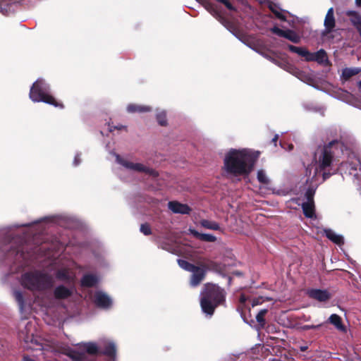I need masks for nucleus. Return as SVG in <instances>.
I'll return each instance as SVG.
<instances>
[{
  "instance_id": "nucleus-9",
  "label": "nucleus",
  "mask_w": 361,
  "mask_h": 361,
  "mask_svg": "<svg viewBox=\"0 0 361 361\" xmlns=\"http://www.w3.org/2000/svg\"><path fill=\"white\" fill-rule=\"evenodd\" d=\"M32 324L30 322H27L25 326H24V330L23 329H20V333H19V338L22 340H23L25 341V343H32L34 341H36L35 338H34V335H33V332L32 331Z\"/></svg>"
},
{
  "instance_id": "nucleus-22",
  "label": "nucleus",
  "mask_w": 361,
  "mask_h": 361,
  "mask_svg": "<svg viewBox=\"0 0 361 361\" xmlns=\"http://www.w3.org/2000/svg\"><path fill=\"white\" fill-rule=\"evenodd\" d=\"M329 322L335 326V327L341 331H345V326L342 324L341 318L336 314H331L329 318Z\"/></svg>"
},
{
  "instance_id": "nucleus-49",
  "label": "nucleus",
  "mask_w": 361,
  "mask_h": 361,
  "mask_svg": "<svg viewBox=\"0 0 361 361\" xmlns=\"http://www.w3.org/2000/svg\"><path fill=\"white\" fill-rule=\"evenodd\" d=\"M28 348H32V349H34V347L31 346V345H29Z\"/></svg>"
},
{
  "instance_id": "nucleus-39",
  "label": "nucleus",
  "mask_w": 361,
  "mask_h": 361,
  "mask_svg": "<svg viewBox=\"0 0 361 361\" xmlns=\"http://www.w3.org/2000/svg\"><path fill=\"white\" fill-rule=\"evenodd\" d=\"M320 326H321V324H319V325H317V326H314V325H311V326L307 325V326H305L304 327V329H317V328H319Z\"/></svg>"
},
{
  "instance_id": "nucleus-37",
  "label": "nucleus",
  "mask_w": 361,
  "mask_h": 361,
  "mask_svg": "<svg viewBox=\"0 0 361 361\" xmlns=\"http://www.w3.org/2000/svg\"><path fill=\"white\" fill-rule=\"evenodd\" d=\"M206 8L207 10L210 12L213 16H216L217 15V12L215 11V9L214 8V6L211 4H208L207 6H206Z\"/></svg>"
},
{
  "instance_id": "nucleus-15",
  "label": "nucleus",
  "mask_w": 361,
  "mask_h": 361,
  "mask_svg": "<svg viewBox=\"0 0 361 361\" xmlns=\"http://www.w3.org/2000/svg\"><path fill=\"white\" fill-rule=\"evenodd\" d=\"M307 61H315L319 63L324 64L327 63L328 59L326 52L323 49H320L314 53L310 52Z\"/></svg>"
},
{
  "instance_id": "nucleus-45",
  "label": "nucleus",
  "mask_w": 361,
  "mask_h": 361,
  "mask_svg": "<svg viewBox=\"0 0 361 361\" xmlns=\"http://www.w3.org/2000/svg\"><path fill=\"white\" fill-rule=\"evenodd\" d=\"M307 349V346H301L300 350L301 351H305Z\"/></svg>"
},
{
  "instance_id": "nucleus-34",
  "label": "nucleus",
  "mask_w": 361,
  "mask_h": 361,
  "mask_svg": "<svg viewBox=\"0 0 361 361\" xmlns=\"http://www.w3.org/2000/svg\"><path fill=\"white\" fill-rule=\"evenodd\" d=\"M140 231L145 235L151 233V228L148 224H142L140 226Z\"/></svg>"
},
{
  "instance_id": "nucleus-48",
  "label": "nucleus",
  "mask_w": 361,
  "mask_h": 361,
  "mask_svg": "<svg viewBox=\"0 0 361 361\" xmlns=\"http://www.w3.org/2000/svg\"><path fill=\"white\" fill-rule=\"evenodd\" d=\"M0 12H4V9L1 7H0Z\"/></svg>"
},
{
  "instance_id": "nucleus-11",
  "label": "nucleus",
  "mask_w": 361,
  "mask_h": 361,
  "mask_svg": "<svg viewBox=\"0 0 361 361\" xmlns=\"http://www.w3.org/2000/svg\"><path fill=\"white\" fill-rule=\"evenodd\" d=\"M307 293L311 298L319 302H324L330 298L329 293L325 290L311 289L308 290Z\"/></svg>"
},
{
  "instance_id": "nucleus-24",
  "label": "nucleus",
  "mask_w": 361,
  "mask_h": 361,
  "mask_svg": "<svg viewBox=\"0 0 361 361\" xmlns=\"http://www.w3.org/2000/svg\"><path fill=\"white\" fill-rule=\"evenodd\" d=\"M332 95L333 97L345 102H349L350 98L351 97V95L348 92L341 89H338L334 91Z\"/></svg>"
},
{
  "instance_id": "nucleus-14",
  "label": "nucleus",
  "mask_w": 361,
  "mask_h": 361,
  "mask_svg": "<svg viewBox=\"0 0 361 361\" xmlns=\"http://www.w3.org/2000/svg\"><path fill=\"white\" fill-rule=\"evenodd\" d=\"M325 32H330L332 31L335 26V18L334 15V8H330L325 16L324 23Z\"/></svg>"
},
{
  "instance_id": "nucleus-43",
  "label": "nucleus",
  "mask_w": 361,
  "mask_h": 361,
  "mask_svg": "<svg viewBox=\"0 0 361 361\" xmlns=\"http://www.w3.org/2000/svg\"><path fill=\"white\" fill-rule=\"evenodd\" d=\"M277 140H278V135H276L274 136V137L272 139V142H274V144L276 145Z\"/></svg>"
},
{
  "instance_id": "nucleus-25",
  "label": "nucleus",
  "mask_w": 361,
  "mask_h": 361,
  "mask_svg": "<svg viewBox=\"0 0 361 361\" xmlns=\"http://www.w3.org/2000/svg\"><path fill=\"white\" fill-rule=\"evenodd\" d=\"M257 180L263 185H268L270 183V178L268 176L267 172L263 169H259L257 171Z\"/></svg>"
},
{
  "instance_id": "nucleus-2",
  "label": "nucleus",
  "mask_w": 361,
  "mask_h": 361,
  "mask_svg": "<svg viewBox=\"0 0 361 361\" xmlns=\"http://www.w3.org/2000/svg\"><path fill=\"white\" fill-rule=\"evenodd\" d=\"M224 293L222 289L214 284H207L201 293L200 305L202 312L212 316L215 308L224 300Z\"/></svg>"
},
{
  "instance_id": "nucleus-36",
  "label": "nucleus",
  "mask_w": 361,
  "mask_h": 361,
  "mask_svg": "<svg viewBox=\"0 0 361 361\" xmlns=\"http://www.w3.org/2000/svg\"><path fill=\"white\" fill-rule=\"evenodd\" d=\"M216 1L224 4L228 9H229L231 11L234 10V7L232 6V4L228 0H216Z\"/></svg>"
},
{
  "instance_id": "nucleus-7",
  "label": "nucleus",
  "mask_w": 361,
  "mask_h": 361,
  "mask_svg": "<svg viewBox=\"0 0 361 361\" xmlns=\"http://www.w3.org/2000/svg\"><path fill=\"white\" fill-rule=\"evenodd\" d=\"M96 305L102 308H107L112 304L110 297L102 291H97L94 296Z\"/></svg>"
},
{
  "instance_id": "nucleus-6",
  "label": "nucleus",
  "mask_w": 361,
  "mask_h": 361,
  "mask_svg": "<svg viewBox=\"0 0 361 361\" xmlns=\"http://www.w3.org/2000/svg\"><path fill=\"white\" fill-rule=\"evenodd\" d=\"M265 56L267 57V56ZM267 58L269 60H271L273 63H276L279 66L286 70L287 71L297 77L299 80L307 83H310L312 80V77L311 74H310L309 73H305V71H300L297 68L293 66L292 65L287 63L286 61L279 62L278 60L274 59L271 56H267Z\"/></svg>"
},
{
  "instance_id": "nucleus-28",
  "label": "nucleus",
  "mask_w": 361,
  "mask_h": 361,
  "mask_svg": "<svg viewBox=\"0 0 361 361\" xmlns=\"http://www.w3.org/2000/svg\"><path fill=\"white\" fill-rule=\"evenodd\" d=\"M200 224L205 228L217 231L220 228L219 224L213 221L203 219L200 221Z\"/></svg>"
},
{
  "instance_id": "nucleus-30",
  "label": "nucleus",
  "mask_w": 361,
  "mask_h": 361,
  "mask_svg": "<svg viewBox=\"0 0 361 361\" xmlns=\"http://www.w3.org/2000/svg\"><path fill=\"white\" fill-rule=\"evenodd\" d=\"M267 313V309L261 310L256 316V320L261 327H264L265 324L264 316Z\"/></svg>"
},
{
  "instance_id": "nucleus-26",
  "label": "nucleus",
  "mask_w": 361,
  "mask_h": 361,
  "mask_svg": "<svg viewBox=\"0 0 361 361\" xmlns=\"http://www.w3.org/2000/svg\"><path fill=\"white\" fill-rule=\"evenodd\" d=\"M13 296L18 304L20 310L23 312L26 307L22 293L20 290H15L13 291Z\"/></svg>"
},
{
  "instance_id": "nucleus-4",
  "label": "nucleus",
  "mask_w": 361,
  "mask_h": 361,
  "mask_svg": "<svg viewBox=\"0 0 361 361\" xmlns=\"http://www.w3.org/2000/svg\"><path fill=\"white\" fill-rule=\"evenodd\" d=\"M53 282L51 276L38 271L26 273L21 278L22 286L31 290L46 289L51 287Z\"/></svg>"
},
{
  "instance_id": "nucleus-47",
  "label": "nucleus",
  "mask_w": 361,
  "mask_h": 361,
  "mask_svg": "<svg viewBox=\"0 0 361 361\" xmlns=\"http://www.w3.org/2000/svg\"><path fill=\"white\" fill-rule=\"evenodd\" d=\"M358 85H359V88L361 90V80L359 82Z\"/></svg>"
},
{
  "instance_id": "nucleus-35",
  "label": "nucleus",
  "mask_w": 361,
  "mask_h": 361,
  "mask_svg": "<svg viewBox=\"0 0 361 361\" xmlns=\"http://www.w3.org/2000/svg\"><path fill=\"white\" fill-rule=\"evenodd\" d=\"M126 130L127 129V127L126 126H123V125H118V126H111L110 124H109V130L110 132H112L114 131V130Z\"/></svg>"
},
{
  "instance_id": "nucleus-20",
  "label": "nucleus",
  "mask_w": 361,
  "mask_h": 361,
  "mask_svg": "<svg viewBox=\"0 0 361 361\" xmlns=\"http://www.w3.org/2000/svg\"><path fill=\"white\" fill-rule=\"evenodd\" d=\"M99 281L98 277L92 274L85 275L81 281L82 286L91 287Z\"/></svg>"
},
{
  "instance_id": "nucleus-16",
  "label": "nucleus",
  "mask_w": 361,
  "mask_h": 361,
  "mask_svg": "<svg viewBox=\"0 0 361 361\" xmlns=\"http://www.w3.org/2000/svg\"><path fill=\"white\" fill-rule=\"evenodd\" d=\"M126 110L130 114L145 113V112L151 111L152 108H151V106H147V105H141V104H129L126 107Z\"/></svg>"
},
{
  "instance_id": "nucleus-23",
  "label": "nucleus",
  "mask_w": 361,
  "mask_h": 361,
  "mask_svg": "<svg viewBox=\"0 0 361 361\" xmlns=\"http://www.w3.org/2000/svg\"><path fill=\"white\" fill-rule=\"evenodd\" d=\"M360 71L357 68H345L342 71L341 78L344 80H348L352 76L357 74Z\"/></svg>"
},
{
  "instance_id": "nucleus-40",
  "label": "nucleus",
  "mask_w": 361,
  "mask_h": 361,
  "mask_svg": "<svg viewBox=\"0 0 361 361\" xmlns=\"http://www.w3.org/2000/svg\"><path fill=\"white\" fill-rule=\"evenodd\" d=\"M16 254H17V255H20V257H23V258H25V257L24 256V253H23V249H22V250H18L16 251Z\"/></svg>"
},
{
  "instance_id": "nucleus-44",
  "label": "nucleus",
  "mask_w": 361,
  "mask_h": 361,
  "mask_svg": "<svg viewBox=\"0 0 361 361\" xmlns=\"http://www.w3.org/2000/svg\"><path fill=\"white\" fill-rule=\"evenodd\" d=\"M355 4L357 6H361V0H355Z\"/></svg>"
},
{
  "instance_id": "nucleus-21",
  "label": "nucleus",
  "mask_w": 361,
  "mask_h": 361,
  "mask_svg": "<svg viewBox=\"0 0 361 361\" xmlns=\"http://www.w3.org/2000/svg\"><path fill=\"white\" fill-rule=\"evenodd\" d=\"M71 290L64 286H59L55 289L54 295L56 298L64 299L70 296Z\"/></svg>"
},
{
  "instance_id": "nucleus-3",
  "label": "nucleus",
  "mask_w": 361,
  "mask_h": 361,
  "mask_svg": "<svg viewBox=\"0 0 361 361\" xmlns=\"http://www.w3.org/2000/svg\"><path fill=\"white\" fill-rule=\"evenodd\" d=\"M30 98L34 102H44L55 107H63L61 103L57 102L51 95L49 84L41 78H39L31 87Z\"/></svg>"
},
{
  "instance_id": "nucleus-10",
  "label": "nucleus",
  "mask_w": 361,
  "mask_h": 361,
  "mask_svg": "<svg viewBox=\"0 0 361 361\" xmlns=\"http://www.w3.org/2000/svg\"><path fill=\"white\" fill-rule=\"evenodd\" d=\"M272 32L275 33L276 35L283 37L285 38L288 39L289 40L292 41L293 42H298L300 40L299 36L293 31L292 30H283L279 27H274L272 28Z\"/></svg>"
},
{
  "instance_id": "nucleus-38",
  "label": "nucleus",
  "mask_w": 361,
  "mask_h": 361,
  "mask_svg": "<svg viewBox=\"0 0 361 361\" xmlns=\"http://www.w3.org/2000/svg\"><path fill=\"white\" fill-rule=\"evenodd\" d=\"M80 163V154H78L75 155V157L74 158L73 165L78 166V165H79Z\"/></svg>"
},
{
  "instance_id": "nucleus-46",
  "label": "nucleus",
  "mask_w": 361,
  "mask_h": 361,
  "mask_svg": "<svg viewBox=\"0 0 361 361\" xmlns=\"http://www.w3.org/2000/svg\"><path fill=\"white\" fill-rule=\"evenodd\" d=\"M293 148V145H288V150H291Z\"/></svg>"
},
{
  "instance_id": "nucleus-17",
  "label": "nucleus",
  "mask_w": 361,
  "mask_h": 361,
  "mask_svg": "<svg viewBox=\"0 0 361 361\" xmlns=\"http://www.w3.org/2000/svg\"><path fill=\"white\" fill-rule=\"evenodd\" d=\"M56 278L61 281H72L75 278V274L67 268H61L56 272Z\"/></svg>"
},
{
  "instance_id": "nucleus-29",
  "label": "nucleus",
  "mask_w": 361,
  "mask_h": 361,
  "mask_svg": "<svg viewBox=\"0 0 361 361\" xmlns=\"http://www.w3.org/2000/svg\"><path fill=\"white\" fill-rule=\"evenodd\" d=\"M289 49L293 52L297 53L300 56H304L307 61L310 52L306 49L290 45Z\"/></svg>"
},
{
  "instance_id": "nucleus-31",
  "label": "nucleus",
  "mask_w": 361,
  "mask_h": 361,
  "mask_svg": "<svg viewBox=\"0 0 361 361\" xmlns=\"http://www.w3.org/2000/svg\"><path fill=\"white\" fill-rule=\"evenodd\" d=\"M178 265L183 269L188 271H192L196 266L189 263L183 259H178Z\"/></svg>"
},
{
  "instance_id": "nucleus-12",
  "label": "nucleus",
  "mask_w": 361,
  "mask_h": 361,
  "mask_svg": "<svg viewBox=\"0 0 361 361\" xmlns=\"http://www.w3.org/2000/svg\"><path fill=\"white\" fill-rule=\"evenodd\" d=\"M345 15L361 36V15L358 12L351 10L346 11Z\"/></svg>"
},
{
  "instance_id": "nucleus-13",
  "label": "nucleus",
  "mask_w": 361,
  "mask_h": 361,
  "mask_svg": "<svg viewBox=\"0 0 361 361\" xmlns=\"http://www.w3.org/2000/svg\"><path fill=\"white\" fill-rule=\"evenodd\" d=\"M190 272L192 273L190 285L192 286H197L204 279L205 270L201 267H195Z\"/></svg>"
},
{
  "instance_id": "nucleus-19",
  "label": "nucleus",
  "mask_w": 361,
  "mask_h": 361,
  "mask_svg": "<svg viewBox=\"0 0 361 361\" xmlns=\"http://www.w3.org/2000/svg\"><path fill=\"white\" fill-rule=\"evenodd\" d=\"M190 232L191 234H192L195 237L197 238L198 239L206 241V242H214L216 238L214 235L211 234H207V233H200L197 232L195 230L190 229Z\"/></svg>"
},
{
  "instance_id": "nucleus-27",
  "label": "nucleus",
  "mask_w": 361,
  "mask_h": 361,
  "mask_svg": "<svg viewBox=\"0 0 361 361\" xmlns=\"http://www.w3.org/2000/svg\"><path fill=\"white\" fill-rule=\"evenodd\" d=\"M156 118L160 126H165L167 125L166 113L164 110H157Z\"/></svg>"
},
{
  "instance_id": "nucleus-42",
  "label": "nucleus",
  "mask_w": 361,
  "mask_h": 361,
  "mask_svg": "<svg viewBox=\"0 0 361 361\" xmlns=\"http://www.w3.org/2000/svg\"><path fill=\"white\" fill-rule=\"evenodd\" d=\"M23 361H35V360L29 357H24Z\"/></svg>"
},
{
  "instance_id": "nucleus-8",
  "label": "nucleus",
  "mask_w": 361,
  "mask_h": 361,
  "mask_svg": "<svg viewBox=\"0 0 361 361\" xmlns=\"http://www.w3.org/2000/svg\"><path fill=\"white\" fill-rule=\"evenodd\" d=\"M169 209L175 214H187L191 211L188 205L176 201H171L168 203Z\"/></svg>"
},
{
  "instance_id": "nucleus-1",
  "label": "nucleus",
  "mask_w": 361,
  "mask_h": 361,
  "mask_svg": "<svg viewBox=\"0 0 361 361\" xmlns=\"http://www.w3.org/2000/svg\"><path fill=\"white\" fill-rule=\"evenodd\" d=\"M259 152L250 149H231L225 154V171L233 176H248L259 157Z\"/></svg>"
},
{
  "instance_id": "nucleus-33",
  "label": "nucleus",
  "mask_w": 361,
  "mask_h": 361,
  "mask_svg": "<svg viewBox=\"0 0 361 361\" xmlns=\"http://www.w3.org/2000/svg\"><path fill=\"white\" fill-rule=\"evenodd\" d=\"M266 300H268V298H265L264 297H259L257 298H255L252 300V306L255 307L259 305L262 304Z\"/></svg>"
},
{
  "instance_id": "nucleus-32",
  "label": "nucleus",
  "mask_w": 361,
  "mask_h": 361,
  "mask_svg": "<svg viewBox=\"0 0 361 361\" xmlns=\"http://www.w3.org/2000/svg\"><path fill=\"white\" fill-rule=\"evenodd\" d=\"M269 7L272 11V12H274L276 14V16L279 18L282 19V20L284 19L283 15L279 11V8L276 5L270 4L269 5Z\"/></svg>"
},
{
  "instance_id": "nucleus-18",
  "label": "nucleus",
  "mask_w": 361,
  "mask_h": 361,
  "mask_svg": "<svg viewBox=\"0 0 361 361\" xmlns=\"http://www.w3.org/2000/svg\"><path fill=\"white\" fill-rule=\"evenodd\" d=\"M324 232L326 236L332 242L337 245H341L343 243V238L342 235L337 234L331 229H324Z\"/></svg>"
},
{
  "instance_id": "nucleus-5",
  "label": "nucleus",
  "mask_w": 361,
  "mask_h": 361,
  "mask_svg": "<svg viewBox=\"0 0 361 361\" xmlns=\"http://www.w3.org/2000/svg\"><path fill=\"white\" fill-rule=\"evenodd\" d=\"M114 155L116 158V162L128 171L135 173H143L152 176H157V173L155 171L142 163L133 161L128 159L121 158L119 155L116 154H114Z\"/></svg>"
},
{
  "instance_id": "nucleus-41",
  "label": "nucleus",
  "mask_w": 361,
  "mask_h": 361,
  "mask_svg": "<svg viewBox=\"0 0 361 361\" xmlns=\"http://www.w3.org/2000/svg\"><path fill=\"white\" fill-rule=\"evenodd\" d=\"M246 300H247V299H246L245 296V295H242L240 296V303H242V304L245 303V301H246Z\"/></svg>"
}]
</instances>
